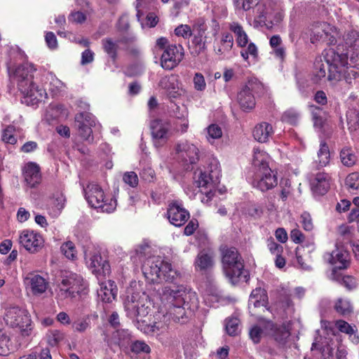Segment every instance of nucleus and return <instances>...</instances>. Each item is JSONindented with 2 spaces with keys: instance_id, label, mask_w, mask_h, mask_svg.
Returning a JSON list of instances; mask_svg holds the SVG:
<instances>
[{
  "instance_id": "09e8293b",
  "label": "nucleus",
  "mask_w": 359,
  "mask_h": 359,
  "mask_svg": "<svg viewBox=\"0 0 359 359\" xmlns=\"http://www.w3.org/2000/svg\"><path fill=\"white\" fill-rule=\"evenodd\" d=\"M65 198L62 194H60L53 200L52 206L50 208V214L53 217H57L65 206Z\"/></svg>"
},
{
  "instance_id": "bf43d9fd",
  "label": "nucleus",
  "mask_w": 359,
  "mask_h": 359,
  "mask_svg": "<svg viewBox=\"0 0 359 359\" xmlns=\"http://www.w3.org/2000/svg\"><path fill=\"white\" fill-rule=\"evenodd\" d=\"M345 184L350 191H355L359 189V174L353 172L349 174L345 181Z\"/></svg>"
},
{
  "instance_id": "58836bf2",
  "label": "nucleus",
  "mask_w": 359,
  "mask_h": 359,
  "mask_svg": "<svg viewBox=\"0 0 359 359\" xmlns=\"http://www.w3.org/2000/svg\"><path fill=\"white\" fill-rule=\"evenodd\" d=\"M269 156L264 151L254 149L252 163L255 167L259 168L258 170H264L265 167L269 168L268 165Z\"/></svg>"
},
{
  "instance_id": "c756f323",
  "label": "nucleus",
  "mask_w": 359,
  "mask_h": 359,
  "mask_svg": "<svg viewBox=\"0 0 359 359\" xmlns=\"http://www.w3.org/2000/svg\"><path fill=\"white\" fill-rule=\"evenodd\" d=\"M15 346L11 334L6 330H0V355L6 356L13 351Z\"/></svg>"
},
{
  "instance_id": "8fccbe9b",
  "label": "nucleus",
  "mask_w": 359,
  "mask_h": 359,
  "mask_svg": "<svg viewBox=\"0 0 359 359\" xmlns=\"http://www.w3.org/2000/svg\"><path fill=\"white\" fill-rule=\"evenodd\" d=\"M225 328L230 336H236L239 333V320L231 317L226 320Z\"/></svg>"
},
{
  "instance_id": "f704fd0d",
  "label": "nucleus",
  "mask_w": 359,
  "mask_h": 359,
  "mask_svg": "<svg viewBox=\"0 0 359 359\" xmlns=\"http://www.w3.org/2000/svg\"><path fill=\"white\" fill-rule=\"evenodd\" d=\"M310 111L312 115L313 126L316 128H322L327 119L326 112L320 107L311 105Z\"/></svg>"
},
{
  "instance_id": "37998d69",
  "label": "nucleus",
  "mask_w": 359,
  "mask_h": 359,
  "mask_svg": "<svg viewBox=\"0 0 359 359\" xmlns=\"http://www.w3.org/2000/svg\"><path fill=\"white\" fill-rule=\"evenodd\" d=\"M334 348L327 344L324 346L321 352V359H344L346 356V351L344 348H338L336 352V357L334 355Z\"/></svg>"
},
{
  "instance_id": "79ce46f5",
  "label": "nucleus",
  "mask_w": 359,
  "mask_h": 359,
  "mask_svg": "<svg viewBox=\"0 0 359 359\" xmlns=\"http://www.w3.org/2000/svg\"><path fill=\"white\" fill-rule=\"evenodd\" d=\"M189 48L194 56H197L205 50V41L201 34L194 36Z\"/></svg>"
},
{
  "instance_id": "0eeeda50",
  "label": "nucleus",
  "mask_w": 359,
  "mask_h": 359,
  "mask_svg": "<svg viewBox=\"0 0 359 359\" xmlns=\"http://www.w3.org/2000/svg\"><path fill=\"white\" fill-rule=\"evenodd\" d=\"M83 191L85 198L92 208L107 213H110L116 209V201L113 198H107L99 184L90 182Z\"/></svg>"
},
{
  "instance_id": "ea45409f",
  "label": "nucleus",
  "mask_w": 359,
  "mask_h": 359,
  "mask_svg": "<svg viewBox=\"0 0 359 359\" xmlns=\"http://www.w3.org/2000/svg\"><path fill=\"white\" fill-rule=\"evenodd\" d=\"M269 335H271L273 339L280 344H285L287 338L290 337V333L285 325H274L273 330L270 332Z\"/></svg>"
},
{
  "instance_id": "473e14b6",
  "label": "nucleus",
  "mask_w": 359,
  "mask_h": 359,
  "mask_svg": "<svg viewBox=\"0 0 359 359\" xmlns=\"http://www.w3.org/2000/svg\"><path fill=\"white\" fill-rule=\"evenodd\" d=\"M214 264L213 256L210 253L202 251L198 253L196 261L195 267L196 270L204 271L210 269Z\"/></svg>"
},
{
  "instance_id": "a878e982",
  "label": "nucleus",
  "mask_w": 359,
  "mask_h": 359,
  "mask_svg": "<svg viewBox=\"0 0 359 359\" xmlns=\"http://www.w3.org/2000/svg\"><path fill=\"white\" fill-rule=\"evenodd\" d=\"M25 283L34 295L44 293L48 285V282L43 277L34 273L28 274L25 279Z\"/></svg>"
},
{
  "instance_id": "aec40b11",
  "label": "nucleus",
  "mask_w": 359,
  "mask_h": 359,
  "mask_svg": "<svg viewBox=\"0 0 359 359\" xmlns=\"http://www.w3.org/2000/svg\"><path fill=\"white\" fill-rule=\"evenodd\" d=\"M325 258L334 269H344L349 265L350 256L346 249L343 245L336 243V248L331 253H327Z\"/></svg>"
},
{
  "instance_id": "393cba45",
  "label": "nucleus",
  "mask_w": 359,
  "mask_h": 359,
  "mask_svg": "<svg viewBox=\"0 0 359 359\" xmlns=\"http://www.w3.org/2000/svg\"><path fill=\"white\" fill-rule=\"evenodd\" d=\"M273 329L274 324L271 321L262 319L259 324L255 325L250 328V338L255 344H257L264 336L269 335L270 332Z\"/></svg>"
},
{
  "instance_id": "338daca9",
  "label": "nucleus",
  "mask_w": 359,
  "mask_h": 359,
  "mask_svg": "<svg viewBox=\"0 0 359 359\" xmlns=\"http://www.w3.org/2000/svg\"><path fill=\"white\" fill-rule=\"evenodd\" d=\"M131 350L135 353H149L151 351L150 347L144 341H135L131 346Z\"/></svg>"
},
{
  "instance_id": "5701e85b",
  "label": "nucleus",
  "mask_w": 359,
  "mask_h": 359,
  "mask_svg": "<svg viewBox=\"0 0 359 359\" xmlns=\"http://www.w3.org/2000/svg\"><path fill=\"white\" fill-rule=\"evenodd\" d=\"M309 182L313 193L318 196L325 194L330 187V177L325 172L312 174Z\"/></svg>"
},
{
  "instance_id": "72a5a7b5",
  "label": "nucleus",
  "mask_w": 359,
  "mask_h": 359,
  "mask_svg": "<svg viewBox=\"0 0 359 359\" xmlns=\"http://www.w3.org/2000/svg\"><path fill=\"white\" fill-rule=\"evenodd\" d=\"M238 100L243 110L252 109L255 106L253 94L248 88H243L238 95Z\"/></svg>"
},
{
  "instance_id": "423d86ee",
  "label": "nucleus",
  "mask_w": 359,
  "mask_h": 359,
  "mask_svg": "<svg viewBox=\"0 0 359 359\" xmlns=\"http://www.w3.org/2000/svg\"><path fill=\"white\" fill-rule=\"evenodd\" d=\"M123 304L126 315L132 319L145 318L151 310L149 296L137 289H128Z\"/></svg>"
},
{
  "instance_id": "2f4dec72",
  "label": "nucleus",
  "mask_w": 359,
  "mask_h": 359,
  "mask_svg": "<svg viewBox=\"0 0 359 359\" xmlns=\"http://www.w3.org/2000/svg\"><path fill=\"white\" fill-rule=\"evenodd\" d=\"M233 45V38L230 33H224L219 44L215 48L216 54L225 56L231 50Z\"/></svg>"
},
{
  "instance_id": "f3484780",
  "label": "nucleus",
  "mask_w": 359,
  "mask_h": 359,
  "mask_svg": "<svg viewBox=\"0 0 359 359\" xmlns=\"http://www.w3.org/2000/svg\"><path fill=\"white\" fill-rule=\"evenodd\" d=\"M184 48L180 45H170L165 48L161 57V67L167 70H171L182 60Z\"/></svg>"
},
{
  "instance_id": "b1692460",
  "label": "nucleus",
  "mask_w": 359,
  "mask_h": 359,
  "mask_svg": "<svg viewBox=\"0 0 359 359\" xmlns=\"http://www.w3.org/2000/svg\"><path fill=\"white\" fill-rule=\"evenodd\" d=\"M22 175L26 185L34 188L41 183V175L39 166L34 162H29L22 169Z\"/></svg>"
},
{
  "instance_id": "cd10ccee",
  "label": "nucleus",
  "mask_w": 359,
  "mask_h": 359,
  "mask_svg": "<svg viewBox=\"0 0 359 359\" xmlns=\"http://www.w3.org/2000/svg\"><path fill=\"white\" fill-rule=\"evenodd\" d=\"M267 303V295L266 291L261 288L257 287L252 290L250 294L248 308L250 313L254 311V309L259 307H266Z\"/></svg>"
},
{
  "instance_id": "c03bdc74",
  "label": "nucleus",
  "mask_w": 359,
  "mask_h": 359,
  "mask_svg": "<svg viewBox=\"0 0 359 359\" xmlns=\"http://www.w3.org/2000/svg\"><path fill=\"white\" fill-rule=\"evenodd\" d=\"M119 41H113L111 39H105L102 44L105 53L114 61L117 57Z\"/></svg>"
},
{
  "instance_id": "9b49d317",
  "label": "nucleus",
  "mask_w": 359,
  "mask_h": 359,
  "mask_svg": "<svg viewBox=\"0 0 359 359\" xmlns=\"http://www.w3.org/2000/svg\"><path fill=\"white\" fill-rule=\"evenodd\" d=\"M4 320L7 325L18 328L22 336H29L31 334V319L26 310L15 306L8 307Z\"/></svg>"
},
{
  "instance_id": "6e6552de",
  "label": "nucleus",
  "mask_w": 359,
  "mask_h": 359,
  "mask_svg": "<svg viewBox=\"0 0 359 359\" xmlns=\"http://www.w3.org/2000/svg\"><path fill=\"white\" fill-rule=\"evenodd\" d=\"M86 290L87 285L80 275L66 273L62 276L57 285V296L60 299H72L76 295L86 294Z\"/></svg>"
},
{
  "instance_id": "7ed1b4c3",
  "label": "nucleus",
  "mask_w": 359,
  "mask_h": 359,
  "mask_svg": "<svg viewBox=\"0 0 359 359\" xmlns=\"http://www.w3.org/2000/svg\"><path fill=\"white\" fill-rule=\"evenodd\" d=\"M35 70L34 65L29 62H25L13 69L8 67L10 79L16 84L22 95V102L27 105H36L47 97L46 90L33 81Z\"/></svg>"
},
{
  "instance_id": "4d7b16f0",
  "label": "nucleus",
  "mask_w": 359,
  "mask_h": 359,
  "mask_svg": "<svg viewBox=\"0 0 359 359\" xmlns=\"http://www.w3.org/2000/svg\"><path fill=\"white\" fill-rule=\"evenodd\" d=\"M90 319L88 318H79L72 323V329L75 332H84L90 328Z\"/></svg>"
},
{
  "instance_id": "a18cd8bd",
  "label": "nucleus",
  "mask_w": 359,
  "mask_h": 359,
  "mask_svg": "<svg viewBox=\"0 0 359 359\" xmlns=\"http://www.w3.org/2000/svg\"><path fill=\"white\" fill-rule=\"evenodd\" d=\"M136 16L137 20L140 22L142 28L154 27L158 22V18L154 13H149L147 15L145 19L142 20L141 19L142 13L140 12V11L137 10Z\"/></svg>"
},
{
  "instance_id": "0e129e2a",
  "label": "nucleus",
  "mask_w": 359,
  "mask_h": 359,
  "mask_svg": "<svg viewBox=\"0 0 359 359\" xmlns=\"http://www.w3.org/2000/svg\"><path fill=\"white\" fill-rule=\"evenodd\" d=\"M123 181L130 187L135 188L138 185V177L135 172H126L123 174Z\"/></svg>"
},
{
  "instance_id": "864d4df0",
  "label": "nucleus",
  "mask_w": 359,
  "mask_h": 359,
  "mask_svg": "<svg viewBox=\"0 0 359 359\" xmlns=\"http://www.w3.org/2000/svg\"><path fill=\"white\" fill-rule=\"evenodd\" d=\"M334 308L341 315H347L352 311L351 303L347 299H339L335 304Z\"/></svg>"
},
{
  "instance_id": "6ab92c4d",
  "label": "nucleus",
  "mask_w": 359,
  "mask_h": 359,
  "mask_svg": "<svg viewBox=\"0 0 359 359\" xmlns=\"http://www.w3.org/2000/svg\"><path fill=\"white\" fill-rule=\"evenodd\" d=\"M278 181L276 175L270 168L265 167L264 170H258L255 175L252 185L262 191L272 189L277 185Z\"/></svg>"
},
{
  "instance_id": "680f3d73",
  "label": "nucleus",
  "mask_w": 359,
  "mask_h": 359,
  "mask_svg": "<svg viewBox=\"0 0 359 359\" xmlns=\"http://www.w3.org/2000/svg\"><path fill=\"white\" fill-rule=\"evenodd\" d=\"M241 55L245 61L248 60L250 56L255 59L258 55L257 48L253 43H250L245 49L241 51Z\"/></svg>"
},
{
  "instance_id": "6e6d98bb",
  "label": "nucleus",
  "mask_w": 359,
  "mask_h": 359,
  "mask_svg": "<svg viewBox=\"0 0 359 359\" xmlns=\"http://www.w3.org/2000/svg\"><path fill=\"white\" fill-rule=\"evenodd\" d=\"M61 251L69 259L74 260L76 258V250L74 244L72 241H67L61 246Z\"/></svg>"
},
{
  "instance_id": "de8ad7c7",
  "label": "nucleus",
  "mask_w": 359,
  "mask_h": 359,
  "mask_svg": "<svg viewBox=\"0 0 359 359\" xmlns=\"http://www.w3.org/2000/svg\"><path fill=\"white\" fill-rule=\"evenodd\" d=\"M65 338V334L60 330H49L46 334L47 343L51 346H56Z\"/></svg>"
},
{
  "instance_id": "412c9836",
  "label": "nucleus",
  "mask_w": 359,
  "mask_h": 359,
  "mask_svg": "<svg viewBox=\"0 0 359 359\" xmlns=\"http://www.w3.org/2000/svg\"><path fill=\"white\" fill-rule=\"evenodd\" d=\"M167 215L170 222L175 226H182L189 218V212L177 201L170 203Z\"/></svg>"
},
{
  "instance_id": "f03ea898",
  "label": "nucleus",
  "mask_w": 359,
  "mask_h": 359,
  "mask_svg": "<svg viewBox=\"0 0 359 359\" xmlns=\"http://www.w3.org/2000/svg\"><path fill=\"white\" fill-rule=\"evenodd\" d=\"M134 259L142 263V272L150 283H158L163 280L173 283L179 276L170 262L159 256H151V248L147 243L137 246Z\"/></svg>"
},
{
  "instance_id": "4c0bfd02",
  "label": "nucleus",
  "mask_w": 359,
  "mask_h": 359,
  "mask_svg": "<svg viewBox=\"0 0 359 359\" xmlns=\"http://www.w3.org/2000/svg\"><path fill=\"white\" fill-rule=\"evenodd\" d=\"M330 159L328 146L325 142L320 143V149L318 151V158L315 161L317 168H320L329 164Z\"/></svg>"
},
{
  "instance_id": "e2e57ef3",
  "label": "nucleus",
  "mask_w": 359,
  "mask_h": 359,
  "mask_svg": "<svg viewBox=\"0 0 359 359\" xmlns=\"http://www.w3.org/2000/svg\"><path fill=\"white\" fill-rule=\"evenodd\" d=\"M194 89L197 91H204L206 88V82L201 73H196L193 78Z\"/></svg>"
},
{
  "instance_id": "c9c22d12",
  "label": "nucleus",
  "mask_w": 359,
  "mask_h": 359,
  "mask_svg": "<svg viewBox=\"0 0 359 359\" xmlns=\"http://www.w3.org/2000/svg\"><path fill=\"white\" fill-rule=\"evenodd\" d=\"M46 79L49 82V90L53 95H57L65 92L66 85L54 74L48 73Z\"/></svg>"
},
{
  "instance_id": "3c124183",
  "label": "nucleus",
  "mask_w": 359,
  "mask_h": 359,
  "mask_svg": "<svg viewBox=\"0 0 359 359\" xmlns=\"http://www.w3.org/2000/svg\"><path fill=\"white\" fill-rule=\"evenodd\" d=\"M137 320V327L138 330L147 334H154L157 330L158 327L156 324L150 325L147 324L145 320L142 318H135Z\"/></svg>"
},
{
  "instance_id": "4468645a",
  "label": "nucleus",
  "mask_w": 359,
  "mask_h": 359,
  "mask_svg": "<svg viewBox=\"0 0 359 359\" xmlns=\"http://www.w3.org/2000/svg\"><path fill=\"white\" fill-rule=\"evenodd\" d=\"M175 150L177 160L185 165L195 164L199 159L198 148L188 140H182L177 142Z\"/></svg>"
},
{
  "instance_id": "f8f14e48",
  "label": "nucleus",
  "mask_w": 359,
  "mask_h": 359,
  "mask_svg": "<svg viewBox=\"0 0 359 359\" xmlns=\"http://www.w3.org/2000/svg\"><path fill=\"white\" fill-rule=\"evenodd\" d=\"M85 259L88 266L96 276H106L110 273L108 261L101 256L97 249L87 250L85 252Z\"/></svg>"
},
{
  "instance_id": "a19ab883",
  "label": "nucleus",
  "mask_w": 359,
  "mask_h": 359,
  "mask_svg": "<svg viewBox=\"0 0 359 359\" xmlns=\"http://www.w3.org/2000/svg\"><path fill=\"white\" fill-rule=\"evenodd\" d=\"M339 238L337 242L339 244L342 243L347 244L354 238L355 232L353 229L347 225H341L338 229Z\"/></svg>"
},
{
  "instance_id": "052dcab7",
  "label": "nucleus",
  "mask_w": 359,
  "mask_h": 359,
  "mask_svg": "<svg viewBox=\"0 0 359 359\" xmlns=\"http://www.w3.org/2000/svg\"><path fill=\"white\" fill-rule=\"evenodd\" d=\"M259 0H234L236 8L243 11H249L255 6H257Z\"/></svg>"
},
{
  "instance_id": "20e7f679",
  "label": "nucleus",
  "mask_w": 359,
  "mask_h": 359,
  "mask_svg": "<svg viewBox=\"0 0 359 359\" xmlns=\"http://www.w3.org/2000/svg\"><path fill=\"white\" fill-rule=\"evenodd\" d=\"M161 302L169 304L168 314L175 322H180L186 316V308L189 309V301L196 300V293L191 290H187L183 285H173L172 286H165L161 293Z\"/></svg>"
},
{
  "instance_id": "e433bc0d",
  "label": "nucleus",
  "mask_w": 359,
  "mask_h": 359,
  "mask_svg": "<svg viewBox=\"0 0 359 359\" xmlns=\"http://www.w3.org/2000/svg\"><path fill=\"white\" fill-rule=\"evenodd\" d=\"M341 163L346 167H351L355 164L357 157L353 149L350 147H344L339 153Z\"/></svg>"
},
{
  "instance_id": "4be33fe9",
  "label": "nucleus",
  "mask_w": 359,
  "mask_h": 359,
  "mask_svg": "<svg viewBox=\"0 0 359 359\" xmlns=\"http://www.w3.org/2000/svg\"><path fill=\"white\" fill-rule=\"evenodd\" d=\"M159 86L165 90L170 98H177L184 93L180 81L176 75L172 74L163 77L159 82Z\"/></svg>"
},
{
  "instance_id": "7c9ffc66",
  "label": "nucleus",
  "mask_w": 359,
  "mask_h": 359,
  "mask_svg": "<svg viewBox=\"0 0 359 359\" xmlns=\"http://www.w3.org/2000/svg\"><path fill=\"white\" fill-rule=\"evenodd\" d=\"M229 29L234 34L238 46L245 47L248 43V36L243 26L237 22L229 24Z\"/></svg>"
},
{
  "instance_id": "603ef678",
  "label": "nucleus",
  "mask_w": 359,
  "mask_h": 359,
  "mask_svg": "<svg viewBox=\"0 0 359 359\" xmlns=\"http://www.w3.org/2000/svg\"><path fill=\"white\" fill-rule=\"evenodd\" d=\"M207 139L209 142L213 143L215 140L219 139L222 136V128L217 124H211L207 128Z\"/></svg>"
},
{
  "instance_id": "49530a36",
  "label": "nucleus",
  "mask_w": 359,
  "mask_h": 359,
  "mask_svg": "<svg viewBox=\"0 0 359 359\" xmlns=\"http://www.w3.org/2000/svg\"><path fill=\"white\" fill-rule=\"evenodd\" d=\"M281 38L278 35H273L270 39V46L273 50V53L276 57L283 59L285 57V49L281 46Z\"/></svg>"
},
{
  "instance_id": "69168bd1",
  "label": "nucleus",
  "mask_w": 359,
  "mask_h": 359,
  "mask_svg": "<svg viewBox=\"0 0 359 359\" xmlns=\"http://www.w3.org/2000/svg\"><path fill=\"white\" fill-rule=\"evenodd\" d=\"M13 128L12 126L7 127L3 132L2 140L4 142L14 144L16 143L17 140L13 135Z\"/></svg>"
},
{
  "instance_id": "1a4fd4ad",
  "label": "nucleus",
  "mask_w": 359,
  "mask_h": 359,
  "mask_svg": "<svg viewBox=\"0 0 359 359\" xmlns=\"http://www.w3.org/2000/svg\"><path fill=\"white\" fill-rule=\"evenodd\" d=\"M283 18L280 6L271 0H265L256 7L255 22L261 26L272 27L280 23Z\"/></svg>"
},
{
  "instance_id": "9d476101",
  "label": "nucleus",
  "mask_w": 359,
  "mask_h": 359,
  "mask_svg": "<svg viewBox=\"0 0 359 359\" xmlns=\"http://www.w3.org/2000/svg\"><path fill=\"white\" fill-rule=\"evenodd\" d=\"M195 175V183L203 195L201 202L208 204L215 196L219 183V170L212 171L211 168L210 172L201 170L198 175L196 173Z\"/></svg>"
},
{
  "instance_id": "bb28decb",
  "label": "nucleus",
  "mask_w": 359,
  "mask_h": 359,
  "mask_svg": "<svg viewBox=\"0 0 359 359\" xmlns=\"http://www.w3.org/2000/svg\"><path fill=\"white\" fill-rule=\"evenodd\" d=\"M97 294L100 299L106 303H110L116 299L117 287L115 283L111 280H104L100 283Z\"/></svg>"
},
{
  "instance_id": "ddd939ff",
  "label": "nucleus",
  "mask_w": 359,
  "mask_h": 359,
  "mask_svg": "<svg viewBox=\"0 0 359 359\" xmlns=\"http://www.w3.org/2000/svg\"><path fill=\"white\" fill-rule=\"evenodd\" d=\"M339 36V33L336 27L326 22H320L313 28L311 41L313 43L321 41L332 45L337 43Z\"/></svg>"
},
{
  "instance_id": "c85d7f7f",
  "label": "nucleus",
  "mask_w": 359,
  "mask_h": 359,
  "mask_svg": "<svg viewBox=\"0 0 359 359\" xmlns=\"http://www.w3.org/2000/svg\"><path fill=\"white\" fill-rule=\"evenodd\" d=\"M273 133V130L271 125L266 122L257 124L253 130L255 139L259 142H267Z\"/></svg>"
},
{
  "instance_id": "f257e3e1",
  "label": "nucleus",
  "mask_w": 359,
  "mask_h": 359,
  "mask_svg": "<svg viewBox=\"0 0 359 359\" xmlns=\"http://www.w3.org/2000/svg\"><path fill=\"white\" fill-rule=\"evenodd\" d=\"M325 63H315L313 80L318 82L326 76L330 81H341L342 76L351 84V79L358 74L354 67L359 65V32L352 30L344 36V45H338L337 50L329 48L324 56Z\"/></svg>"
},
{
  "instance_id": "a211bd4d",
  "label": "nucleus",
  "mask_w": 359,
  "mask_h": 359,
  "mask_svg": "<svg viewBox=\"0 0 359 359\" xmlns=\"http://www.w3.org/2000/svg\"><path fill=\"white\" fill-rule=\"evenodd\" d=\"M18 241L19 243L31 253L39 252L43 248L44 243L40 233L28 229L20 232Z\"/></svg>"
},
{
  "instance_id": "dca6fc26",
  "label": "nucleus",
  "mask_w": 359,
  "mask_h": 359,
  "mask_svg": "<svg viewBox=\"0 0 359 359\" xmlns=\"http://www.w3.org/2000/svg\"><path fill=\"white\" fill-rule=\"evenodd\" d=\"M151 135L156 147L163 145L170 136V123L169 121L156 118L150 122Z\"/></svg>"
},
{
  "instance_id": "13d9d810",
  "label": "nucleus",
  "mask_w": 359,
  "mask_h": 359,
  "mask_svg": "<svg viewBox=\"0 0 359 359\" xmlns=\"http://www.w3.org/2000/svg\"><path fill=\"white\" fill-rule=\"evenodd\" d=\"M244 88H248V91L253 93H261L263 91V84L256 78H252L248 80Z\"/></svg>"
},
{
  "instance_id": "39448f33",
  "label": "nucleus",
  "mask_w": 359,
  "mask_h": 359,
  "mask_svg": "<svg viewBox=\"0 0 359 359\" xmlns=\"http://www.w3.org/2000/svg\"><path fill=\"white\" fill-rule=\"evenodd\" d=\"M222 263L224 273L231 284L248 280V272L244 270L242 258L235 248L222 249Z\"/></svg>"
},
{
  "instance_id": "2eb2a0df",
  "label": "nucleus",
  "mask_w": 359,
  "mask_h": 359,
  "mask_svg": "<svg viewBox=\"0 0 359 359\" xmlns=\"http://www.w3.org/2000/svg\"><path fill=\"white\" fill-rule=\"evenodd\" d=\"M75 124L78 135L89 144L93 142L92 127L95 126L94 116L88 113H79L75 116Z\"/></svg>"
},
{
  "instance_id": "5fc2aeb1",
  "label": "nucleus",
  "mask_w": 359,
  "mask_h": 359,
  "mask_svg": "<svg viewBox=\"0 0 359 359\" xmlns=\"http://www.w3.org/2000/svg\"><path fill=\"white\" fill-rule=\"evenodd\" d=\"M299 118V113L294 109H290L285 111L282 115L283 121L294 125Z\"/></svg>"
},
{
  "instance_id": "774afa93",
  "label": "nucleus",
  "mask_w": 359,
  "mask_h": 359,
  "mask_svg": "<svg viewBox=\"0 0 359 359\" xmlns=\"http://www.w3.org/2000/svg\"><path fill=\"white\" fill-rule=\"evenodd\" d=\"M301 223L306 231H310L313 229L311 217L308 212H304L301 215Z\"/></svg>"
}]
</instances>
